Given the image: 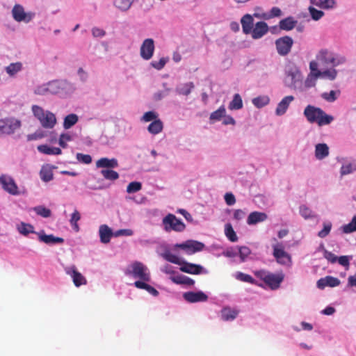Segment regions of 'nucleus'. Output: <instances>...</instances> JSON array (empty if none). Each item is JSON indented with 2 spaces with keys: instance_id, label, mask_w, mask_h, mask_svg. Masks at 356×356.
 <instances>
[{
  "instance_id": "obj_57",
  "label": "nucleus",
  "mask_w": 356,
  "mask_h": 356,
  "mask_svg": "<svg viewBox=\"0 0 356 356\" xmlns=\"http://www.w3.org/2000/svg\"><path fill=\"white\" fill-rule=\"evenodd\" d=\"M282 15V10L278 7H273L268 15H265L266 19H271L273 17H280Z\"/></svg>"
},
{
  "instance_id": "obj_15",
  "label": "nucleus",
  "mask_w": 356,
  "mask_h": 356,
  "mask_svg": "<svg viewBox=\"0 0 356 356\" xmlns=\"http://www.w3.org/2000/svg\"><path fill=\"white\" fill-rule=\"evenodd\" d=\"M0 184L3 188L11 195H18V187L13 179L6 176L0 177Z\"/></svg>"
},
{
  "instance_id": "obj_60",
  "label": "nucleus",
  "mask_w": 356,
  "mask_h": 356,
  "mask_svg": "<svg viewBox=\"0 0 356 356\" xmlns=\"http://www.w3.org/2000/svg\"><path fill=\"white\" fill-rule=\"evenodd\" d=\"M167 61H168V58H161L159 61H155V60L152 61L151 63V65L156 70H160L164 67Z\"/></svg>"
},
{
  "instance_id": "obj_14",
  "label": "nucleus",
  "mask_w": 356,
  "mask_h": 356,
  "mask_svg": "<svg viewBox=\"0 0 356 356\" xmlns=\"http://www.w3.org/2000/svg\"><path fill=\"white\" fill-rule=\"evenodd\" d=\"M12 14L14 19L17 22H30L33 17V14L32 13H26L24 12V8L19 5L16 4L14 6L12 10Z\"/></svg>"
},
{
  "instance_id": "obj_44",
  "label": "nucleus",
  "mask_w": 356,
  "mask_h": 356,
  "mask_svg": "<svg viewBox=\"0 0 356 356\" xmlns=\"http://www.w3.org/2000/svg\"><path fill=\"white\" fill-rule=\"evenodd\" d=\"M270 99L267 96H260L252 99V104L257 108H261L268 104Z\"/></svg>"
},
{
  "instance_id": "obj_48",
  "label": "nucleus",
  "mask_w": 356,
  "mask_h": 356,
  "mask_svg": "<svg viewBox=\"0 0 356 356\" xmlns=\"http://www.w3.org/2000/svg\"><path fill=\"white\" fill-rule=\"evenodd\" d=\"M81 215L79 212L75 209L71 216V218L70 220V224L72 226L73 229L78 232L79 229L77 222L80 220Z\"/></svg>"
},
{
  "instance_id": "obj_49",
  "label": "nucleus",
  "mask_w": 356,
  "mask_h": 356,
  "mask_svg": "<svg viewBox=\"0 0 356 356\" xmlns=\"http://www.w3.org/2000/svg\"><path fill=\"white\" fill-rule=\"evenodd\" d=\"M33 209L38 215L44 218H49L51 216V210L43 206L36 207Z\"/></svg>"
},
{
  "instance_id": "obj_46",
  "label": "nucleus",
  "mask_w": 356,
  "mask_h": 356,
  "mask_svg": "<svg viewBox=\"0 0 356 356\" xmlns=\"http://www.w3.org/2000/svg\"><path fill=\"white\" fill-rule=\"evenodd\" d=\"M101 174L108 180L114 181L119 178V174L113 170H102Z\"/></svg>"
},
{
  "instance_id": "obj_41",
  "label": "nucleus",
  "mask_w": 356,
  "mask_h": 356,
  "mask_svg": "<svg viewBox=\"0 0 356 356\" xmlns=\"http://www.w3.org/2000/svg\"><path fill=\"white\" fill-rule=\"evenodd\" d=\"M163 258L167 260L168 261L177 264V265H181L183 261L176 254H172L170 252H166L163 255Z\"/></svg>"
},
{
  "instance_id": "obj_26",
  "label": "nucleus",
  "mask_w": 356,
  "mask_h": 356,
  "mask_svg": "<svg viewBox=\"0 0 356 356\" xmlns=\"http://www.w3.org/2000/svg\"><path fill=\"white\" fill-rule=\"evenodd\" d=\"M297 21L294 19L293 17H288L282 19L279 23V26L280 29L284 31H291L297 24Z\"/></svg>"
},
{
  "instance_id": "obj_16",
  "label": "nucleus",
  "mask_w": 356,
  "mask_h": 356,
  "mask_svg": "<svg viewBox=\"0 0 356 356\" xmlns=\"http://www.w3.org/2000/svg\"><path fill=\"white\" fill-rule=\"evenodd\" d=\"M183 297L188 302H206L208 300V296L202 291L186 292Z\"/></svg>"
},
{
  "instance_id": "obj_12",
  "label": "nucleus",
  "mask_w": 356,
  "mask_h": 356,
  "mask_svg": "<svg viewBox=\"0 0 356 356\" xmlns=\"http://www.w3.org/2000/svg\"><path fill=\"white\" fill-rule=\"evenodd\" d=\"M65 273L70 275L72 278L74 284L79 287L81 285H85L87 283V280L85 277L80 273L75 266H71L65 268Z\"/></svg>"
},
{
  "instance_id": "obj_40",
  "label": "nucleus",
  "mask_w": 356,
  "mask_h": 356,
  "mask_svg": "<svg viewBox=\"0 0 356 356\" xmlns=\"http://www.w3.org/2000/svg\"><path fill=\"white\" fill-rule=\"evenodd\" d=\"M22 65L20 62L10 63L6 68V72L10 76H13L22 70Z\"/></svg>"
},
{
  "instance_id": "obj_64",
  "label": "nucleus",
  "mask_w": 356,
  "mask_h": 356,
  "mask_svg": "<svg viewBox=\"0 0 356 356\" xmlns=\"http://www.w3.org/2000/svg\"><path fill=\"white\" fill-rule=\"evenodd\" d=\"M325 258L332 264H334L337 262L338 257L332 252H329L327 250H325L324 252Z\"/></svg>"
},
{
  "instance_id": "obj_32",
  "label": "nucleus",
  "mask_w": 356,
  "mask_h": 356,
  "mask_svg": "<svg viewBox=\"0 0 356 356\" xmlns=\"http://www.w3.org/2000/svg\"><path fill=\"white\" fill-rule=\"evenodd\" d=\"M147 283L148 282H135L134 286L137 289L146 290L148 293H149L151 295L154 296H157L159 295V291L155 288L150 286Z\"/></svg>"
},
{
  "instance_id": "obj_39",
  "label": "nucleus",
  "mask_w": 356,
  "mask_h": 356,
  "mask_svg": "<svg viewBox=\"0 0 356 356\" xmlns=\"http://www.w3.org/2000/svg\"><path fill=\"white\" fill-rule=\"evenodd\" d=\"M40 178L42 181L48 182L53 179V172L47 167H42L40 172Z\"/></svg>"
},
{
  "instance_id": "obj_30",
  "label": "nucleus",
  "mask_w": 356,
  "mask_h": 356,
  "mask_svg": "<svg viewBox=\"0 0 356 356\" xmlns=\"http://www.w3.org/2000/svg\"><path fill=\"white\" fill-rule=\"evenodd\" d=\"M40 152L48 155H59L61 154V149L58 147H51L47 145H41L38 147Z\"/></svg>"
},
{
  "instance_id": "obj_54",
  "label": "nucleus",
  "mask_w": 356,
  "mask_h": 356,
  "mask_svg": "<svg viewBox=\"0 0 356 356\" xmlns=\"http://www.w3.org/2000/svg\"><path fill=\"white\" fill-rule=\"evenodd\" d=\"M355 170H356V165L353 166L351 163H348L341 166L340 172L341 175H346Z\"/></svg>"
},
{
  "instance_id": "obj_24",
  "label": "nucleus",
  "mask_w": 356,
  "mask_h": 356,
  "mask_svg": "<svg viewBox=\"0 0 356 356\" xmlns=\"http://www.w3.org/2000/svg\"><path fill=\"white\" fill-rule=\"evenodd\" d=\"M238 314V311L237 309H232L229 307H225L221 310V318L225 321H233Z\"/></svg>"
},
{
  "instance_id": "obj_36",
  "label": "nucleus",
  "mask_w": 356,
  "mask_h": 356,
  "mask_svg": "<svg viewBox=\"0 0 356 356\" xmlns=\"http://www.w3.org/2000/svg\"><path fill=\"white\" fill-rule=\"evenodd\" d=\"M78 116L76 114L72 113L67 115L63 122V127L65 129H68L74 126L78 122Z\"/></svg>"
},
{
  "instance_id": "obj_8",
  "label": "nucleus",
  "mask_w": 356,
  "mask_h": 356,
  "mask_svg": "<svg viewBox=\"0 0 356 356\" xmlns=\"http://www.w3.org/2000/svg\"><path fill=\"white\" fill-rule=\"evenodd\" d=\"M163 224L165 226V230L166 232H170L172 230L175 232H183L185 228V224L179 219L177 218V217L172 213L168 214L163 219Z\"/></svg>"
},
{
  "instance_id": "obj_62",
  "label": "nucleus",
  "mask_w": 356,
  "mask_h": 356,
  "mask_svg": "<svg viewBox=\"0 0 356 356\" xmlns=\"http://www.w3.org/2000/svg\"><path fill=\"white\" fill-rule=\"evenodd\" d=\"M157 115L155 112L154 111H148V112H146L143 118H142V120L145 121V122H150V121H154L155 120H157Z\"/></svg>"
},
{
  "instance_id": "obj_18",
  "label": "nucleus",
  "mask_w": 356,
  "mask_h": 356,
  "mask_svg": "<svg viewBox=\"0 0 356 356\" xmlns=\"http://www.w3.org/2000/svg\"><path fill=\"white\" fill-rule=\"evenodd\" d=\"M268 31V25L264 22H258L252 28L250 33L253 39H259L263 37Z\"/></svg>"
},
{
  "instance_id": "obj_20",
  "label": "nucleus",
  "mask_w": 356,
  "mask_h": 356,
  "mask_svg": "<svg viewBox=\"0 0 356 356\" xmlns=\"http://www.w3.org/2000/svg\"><path fill=\"white\" fill-rule=\"evenodd\" d=\"M294 100V97L292 95H289L284 97L281 102L277 104V106L275 110V113L277 115H282L287 111L290 104Z\"/></svg>"
},
{
  "instance_id": "obj_55",
  "label": "nucleus",
  "mask_w": 356,
  "mask_h": 356,
  "mask_svg": "<svg viewBox=\"0 0 356 356\" xmlns=\"http://www.w3.org/2000/svg\"><path fill=\"white\" fill-rule=\"evenodd\" d=\"M309 11L312 18L316 21L320 19L324 15V13L323 11L317 10L314 7H309Z\"/></svg>"
},
{
  "instance_id": "obj_6",
  "label": "nucleus",
  "mask_w": 356,
  "mask_h": 356,
  "mask_svg": "<svg viewBox=\"0 0 356 356\" xmlns=\"http://www.w3.org/2000/svg\"><path fill=\"white\" fill-rule=\"evenodd\" d=\"M273 255L278 264L287 266H291V257L284 250V247L282 243H277L276 244L273 245Z\"/></svg>"
},
{
  "instance_id": "obj_42",
  "label": "nucleus",
  "mask_w": 356,
  "mask_h": 356,
  "mask_svg": "<svg viewBox=\"0 0 356 356\" xmlns=\"http://www.w3.org/2000/svg\"><path fill=\"white\" fill-rule=\"evenodd\" d=\"M132 3V0H115L114 5L118 9L126 11L129 9Z\"/></svg>"
},
{
  "instance_id": "obj_28",
  "label": "nucleus",
  "mask_w": 356,
  "mask_h": 356,
  "mask_svg": "<svg viewBox=\"0 0 356 356\" xmlns=\"http://www.w3.org/2000/svg\"><path fill=\"white\" fill-rule=\"evenodd\" d=\"M329 154V147L325 143H319L316 145L315 156L318 159H323Z\"/></svg>"
},
{
  "instance_id": "obj_11",
  "label": "nucleus",
  "mask_w": 356,
  "mask_h": 356,
  "mask_svg": "<svg viewBox=\"0 0 356 356\" xmlns=\"http://www.w3.org/2000/svg\"><path fill=\"white\" fill-rule=\"evenodd\" d=\"M175 247L186 250L188 254H193L202 251L204 244L197 241L188 240L183 243L176 244Z\"/></svg>"
},
{
  "instance_id": "obj_10",
  "label": "nucleus",
  "mask_w": 356,
  "mask_h": 356,
  "mask_svg": "<svg viewBox=\"0 0 356 356\" xmlns=\"http://www.w3.org/2000/svg\"><path fill=\"white\" fill-rule=\"evenodd\" d=\"M316 58L323 65H332V67L337 66L344 61L343 58L338 59L333 53L325 49L321 50Z\"/></svg>"
},
{
  "instance_id": "obj_25",
  "label": "nucleus",
  "mask_w": 356,
  "mask_h": 356,
  "mask_svg": "<svg viewBox=\"0 0 356 356\" xmlns=\"http://www.w3.org/2000/svg\"><path fill=\"white\" fill-rule=\"evenodd\" d=\"M97 168H113L118 166V163L115 159L101 158L96 162Z\"/></svg>"
},
{
  "instance_id": "obj_23",
  "label": "nucleus",
  "mask_w": 356,
  "mask_h": 356,
  "mask_svg": "<svg viewBox=\"0 0 356 356\" xmlns=\"http://www.w3.org/2000/svg\"><path fill=\"white\" fill-rule=\"evenodd\" d=\"M253 17L250 14H246L241 18V23L245 34L250 33L253 28Z\"/></svg>"
},
{
  "instance_id": "obj_17",
  "label": "nucleus",
  "mask_w": 356,
  "mask_h": 356,
  "mask_svg": "<svg viewBox=\"0 0 356 356\" xmlns=\"http://www.w3.org/2000/svg\"><path fill=\"white\" fill-rule=\"evenodd\" d=\"M340 280L332 276H326L317 281V287L320 289H324L326 286L335 287L340 284Z\"/></svg>"
},
{
  "instance_id": "obj_2",
  "label": "nucleus",
  "mask_w": 356,
  "mask_h": 356,
  "mask_svg": "<svg viewBox=\"0 0 356 356\" xmlns=\"http://www.w3.org/2000/svg\"><path fill=\"white\" fill-rule=\"evenodd\" d=\"M126 274L138 279L136 282H149L151 281V275L148 268L140 261L133 262L129 268L127 270Z\"/></svg>"
},
{
  "instance_id": "obj_21",
  "label": "nucleus",
  "mask_w": 356,
  "mask_h": 356,
  "mask_svg": "<svg viewBox=\"0 0 356 356\" xmlns=\"http://www.w3.org/2000/svg\"><path fill=\"white\" fill-rule=\"evenodd\" d=\"M268 218L266 213L259 211H254L249 214L247 223L250 225L265 221Z\"/></svg>"
},
{
  "instance_id": "obj_63",
  "label": "nucleus",
  "mask_w": 356,
  "mask_h": 356,
  "mask_svg": "<svg viewBox=\"0 0 356 356\" xmlns=\"http://www.w3.org/2000/svg\"><path fill=\"white\" fill-rule=\"evenodd\" d=\"M322 97L329 102H334L337 99L336 92L334 90L323 93Z\"/></svg>"
},
{
  "instance_id": "obj_50",
  "label": "nucleus",
  "mask_w": 356,
  "mask_h": 356,
  "mask_svg": "<svg viewBox=\"0 0 356 356\" xmlns=\"http://www.w3.org/2000/svg\"><path fill=\"white\" fill-rule=\"evenodd\" d=\"M18 230L21 234L26 236L33 232V227L29 224L22 222L18 227Z\"/></svg>"
},
{
  "instance_id": "obj_53",
  "label": "nucleus",
  "mask_w": 356,
  "mask_h": 356,
  "mask_svg": "<svg viewBox=\"0 0 356 356\" xmlns=\"http://www.w3.org/2000/svg\"><path fill=\"white\" fill-rule=\"evenodd\" d=\"M331 229H332V223L331 222H324L323 228L322 230H321L318 233V236L322 238L326 237L330 234Z\"/></svg>"
},
{
  "instance_id": "obj_5",
  "label": "nucleus",
  "mask_w": 356,
  "mask_h": 356,
  "mask_svg": "<svg viewBox=\"0 0 356 356\" xmlns=\"http://www.w3.org/2000/svg\"><path fill=\"white\" fill-rule=\"evenodd\" d=\"M50 94L66 96L75 90L74 85L66 80H56L49 82Z\"/></svg>"
},
{
  "instance_id": "obj_61",
  "label": "nucleus",
  "mask_w": 356,
  "mask_h": 356,
  "mask_svg": "<svg viewBox=\"0 0 356 356\" xmlns=\"http://www.w3.org/2000/svg\"><path fill=\"white\" fill-rule=\"evenodd\" d=\"M72 136L69 134H62L59 138V145L63 147H67V142L72 140Z\"/></svg>"
},
{
  "instance_id": "obj_47",
  "label": "nucleus",
  "mask_w": 356,
  "mask_h": 356,
  "mask_svg": "<svg viewBox=\"0 0 356 356\" xmlns=\"http://www.w3.org/2000/svg\"><path fill=\"white\" fill-rule=\"evenodd\" d=\"M342 230L345 234L356 232V216L352 218V220L348 224L342 227Z\"/></svg>"
},
{
  "instance_id": "obj_56",
  "label": "nucleus",
  "mask_w": 356,
  "mask_h": 356,
  "mask_svg": "<svg viewBox=\"0 0 356 356\" xmlns=\"http://www.w3.org/2000/svg\"><path fill=\"white\" fill-rule=\"evenodd\" d=\"M300 213L305 219L311 218L314 216L312 211L305 205L300 207Z\"/></svg>"
},
{
  "instance_id": "obj_38",
  "label": "nucleus",
  "mask_w": 356,
  "mask_h": 356,
  "mask_svg": "<svg viewBox=\"0 0 356 356\" xmlns=\"http://www.w3.org/2000/svg\"><path fill=\"white\" fill-rule=\"evenodd\" d=\"M243 107V101L239 94H235L233 99L229 104L230 110H238Z\"/></svg>"
},
{
  "instance_id": "obj_33",
  "label": "nucleus",
  "mask_w": 356,
  "mask_h": 356,
  "mask_svg": "<svg viewBox=\"0 0 356 356\" xmlns=\"http://www.w3.org/2000/svg\"><path fill=\"white\" fill-rule=\"evenodd\" d=\"M172 280L176 284L187 286H192L195 284V281L193 279L183 275L175 276L172 277Z\"/></svg>"
},
{
  "instance_id": "obj_13",
  "label": "nucleus",
  "mask_w": 356,
  "mask_h": 356,
  "mask_svg": "<svg viewBox=\"0 0 356 356\" xmlns=\"http://www.w3.org/2000/svg\"><path fill=\"white\" fill-rule=\"evenodd\" d=\"M154 51V42L152 38L145 39L140 47V56L144 60H149Z\"/></svg>"
},
{
  "instance_id": "obj_27",
  "label": "nucleus",
  "mask_w": 356,
  "mask_h": 356,
  "mask_svg": "<svg viewBox=\"0 0 356 356\" xmlns=\"http://www.w3.org/2000/svg\"><path fill=\"white\" fill-rule=\"evenodd\" d=\"M39 239L40 241L44 242L47 244L63 243L64 242V239L63 238L56 237L52 234H39Z\"/></svg>"
},
{
  "instance_id": "obj_1",
  "label": "nucleus",
  "mask_w": 356,
  "mask_h": 356,
  "mask_svg": "<svg viewBox=\"0 0 356 356\" xmlns=\"http://www.w3.org/2000/svg\"><path fill=\"white\" fill-rule=\"evenodd\" d=\"M307 120L311 122H316L319 126L329 124L333 120V117L327 115L321 108L308 105L304 111Z\"/></svg>"
},
{
  "instance_id": "obj_59",
  "label": "nucleus",
  "mask_w": 356,
  "mask_h": 356,
  "mask_svg": "<svg viewBox=\"0 0 356 356\" xmlns=\"http://www.w3.org/2000/svg\"><path fill=\"white\" fill-rule=\"evenodd\" d=\"M238 251L241 261H244L251 253L250 248L246 246L240 247Z\"/></svg>"
},
{
  "instance_id": "obj_7",
  "label": "nucleus",
  "mask_w": 356,
  "mask_h": 356,
  "mask_svg": "<svg viewBox=\"0 0 356 356\" xmlns=\"http://www.w3.org/2000/svg\"><path fill=\"white\" fill-rule=\"evenodd\" d=\"M20 127L21 122L17 119L10 118L0 119V137L13 134Z\"/></svg>"
},
{
  "instance_id": "obj_4",
  "label": "nucleus",
  "mask_w": 356,
  "mask_h": 356,
  "mask_svg": "<svg viewBox=\"0 0 356 356\" xmlns=\"http://www.w3.org/2000/svg\"><path fill=\"white\" fill-rule=\"evenodd\" d=\"M254 273L257 277L264 281L273 290L278 289L284 280V275L282 273L274 274L265 270H260Z\"/></svg>"
},
{
  "instance_id": "obj_9",
  "label": "nucleus",
  "mask_w": 356,
  "mask_h": 356,
  "mask_svg": "<svg viewBox=\"0 0 356 356\" xmlns=\"http://www.w3.org/2000/svg\"><path fill=\"white\" fill-rule=\"evenodd\" d=\"M275 47L280 56H285L289 54L293 44V40L288 35L281 37L275 40Z\"/></svg>"
},
{
  "instance_id": "obj_19",
  "label": "nucleus",
  "mask_w": 356,
  "mask_h": 356,
  "mask_svg": "<svg viewBox=\"0 0 356 356\" xmlns=\"http://www.w3.org/2000/svg\"><path fill=\"white\" fill-rule=\"evenodd\" d=\"M203 270V268L202 266L198 264H194L191 263H188L186 261H183L180 270L189 273V274H193V275H199L202 273Z\"/></svg>"
},
{
  "instance_id": "obj_58",
  "label": "nucleus",
  "mask_w": 356,
  "mask_h": 356,
  "mask_svg": "<svg viewBox=\"0 0 356 356\" xmlns=\"http://www.w3.org/2000/svg\"><path fill=\"white\" fill-rule=\"evenodd\" d=\"M76 157L78 161L82 163L90 164L92 162V157L89 154L77 153Z\"/></svg>"
},
{
  "instance_id": "obj_22",
  "label": "nucleus",
  "mask_w": 356,
  "mask_h": 356,
  "mask_svg": "<svg viewBox=\"0 0 356 356\" xmlns=\"http://www.w3.org/2000/svg\"><path fill=\"white\" fill-rule=\"evenodd\" d=\"M100 241L103 243H108L113 236L111 229L106 225H102L99 229Z\"/></svg>"
},
{
  "instance_id": "obj_31",
  "label": "nucleus",
  "mask_w": 356,
  "mask_h": 356,
  "mask_svg": "<svg viewBox=\"0 0 356 356\" xmlns=\"http://www.w3.org/2000/svg\"><path fill=\"white\" fill-rule=\"evenodd\" d=\"M163 128V122L161 120H155L149 124L147 127L148 131L154 135L158 134L162 131Z\"/></svg>"
},
{
  "instance_id": "obj_29",
  "label": "nucleus",
  "mask_w": 356,
  "mask_h": 356,
  "mask_svg": "<svg viewBox=\"0 0 356 356\" xmlns=\"http://www.w3.org/2000/svg\"><path fill=\"white\" fill-rule=\"evenodd\" d=\"M337 75V71L334 69L326 70L323 72H318L314 73V77L317 79L318 77L327 78L330 80H334Z\"/></svg>"
},
{
  "instance_id": "obj_37",
  "label": "nucleus",
  "mask_w": 356,
  "mask_h": 356,
  "mask_svg": "<svg viewBox=\"0 0 356 356\" xmlns=\"http://www.w3.org/2000/svg\"><path fill=\"white\" fill-rule=\"evenodd\" d=\"M226 110L224 106H220L218 110L212 112L210 115L209 120L211 122L219 121L225 115Z\"/></svg>"
},
{
  "instance_id": "obj_51",
  "label": "nucleus",
  "mask_w": 356,
  "mask_h": 356,
  "mask_svg": "<svg viewBox=\"0 0 356 356\" xmlns=\"http://www.w3.org/2000/svg\"><path fill=\"white\" fill-rule=\"evenodd\" d=\"M35 94L39 95H46L47 94H50L49 90V82L47 84H44L42 86H38L35 90Z\"/></svg>"
},
{
  "instance_id": "obj_3",
  "label": "nucleus",
  "mask_w": 356,
  "mask_h": 356,
  "mask_svg": "<svg viewBox=\"0 0 356 356\" xmlns=\"http://www.w3.org/2000/svg\"><path fill=\"white\" fill-rule=\"evenodd\" d=\"M32 111L42 127L52 129L56 124V118L53 113L48 111H44L42 107L37 105L32 106Z\"/></svg>"
},
{
  "instance_id": "obj_45",
  "label": "nucleus",
  "mask_w": 356,
  "mask_h": 356,
  "mask_svg": "<svg viewBox=\"0 0 356 356\" xmlns=\"http://www.w3.org/2000/svg\"><path fill=\"white\" fill-rule=\"evenodd\" d=\"M235 277L238 280H240L243 282H247L252 284H256L255 280L251 275L243 273L242 272H238L236 274Z\"/></svg>"
},
{
  "instance_id": "obj_43",
  "label": "nucleus",
  "mask_w": 356,
  "mask_h": 356,
  "mask_svg": "<svg viewBox=\"0 0 356 356\" xmlns=\"http://www.w3.org/2000/svg\"><path fill=\"white\" fill-rule=\"evenodd\" d=\"M225 233L227 238L232 242H236L238 240L236 232L231 224H227L225 227Z\"/></svg>"
},
{
  "instance_id": "obj_52",
  "label": "nucleus",
  "mask_w": 356,
  "mask_h": 356,
  "mask_svg": "<svg viewBox=\"0 0 356 356\" xmlns=\"http://www.w3.org/2000/svg\"><path fill=\"white\" fill-rule=\"evenodd\" d=\"M142 188V184L138 181H132L129 184L127 187V192L128 193H133L139 191Z\"/></svg>"
},
{
  "instance_id": "obj_34",
  "label": "nucleus",
  "mask_w": 356,
  "mask_h": 356,
  "mask_svg": "<svg viewBox=\"0 0 356 356\" xmlns=\"http://www.w3.org/2000/svg\"><path fill=\"white\" fill-rule=\"evenodd\" d=\"M311 2L323 9L332 8L335 5L334 0H311Z\"/></svg>"
},
{
  "instance_id": "obj_35",
  "label": "nucleus",
  "mask_w": 356,
  "mask_h": 356,
  "mask_svg": "<svg viewBox=\"0 0 356 356\" xmlns=\"http://www.w3.org/2000/svg\"><path fill=\"white\" fill-rule=\"evenodd\" d=\"M194 88V84L192 82L186 83L177 88V92L179 95L185 96L188 95Z\"/></svg>"
}]
</instances>
